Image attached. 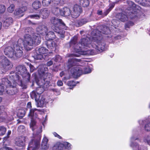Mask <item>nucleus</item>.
<instances>
[{
	"mask_svg": "<svg viewBox=\"0 0 150 150\" xmlns=\"http://www.w3.org/2000/svg\"><path fill=\"white\" fill-rule=\"evenodd\" d=\"M139 8H138L137 10H132V9L130 10V11L128 12V17L131 19H133L137 17L139 18L140 17L139 15L140 12L139 9Z\"/></svg>",
	"mask_w": 150,
	"mask_h": 150,
	"instance_id": "nucleus-14",
	"label": "nucleus"
},
{
	"mask_svg": "<svg viewBox=\"0 0 150 150\" xmlns=\"http://www.w3.org/2000/svg\"><path fill=\"white\" fill-rule=\"evenodd\" d=\"M38 32L42 35H45L47 32L48 29L47 27L45 25H39L36 29Z\"/></svg>",
	"mask_w": 150,
	"mask_h": 150,
	"instance_id": "nucleus-16",
	"label": "nucleus"
},
{
	"mask_svg": "<svg viewBox=\"0 0 150 150\" xmlns=\"http://www.w3.org/2000/svg\"><path fill=\"white\" fill-rule=\"evenodd\" d=\"M65 145H66V148L68 149H70V146L71 145L70 144L68 143H67L65 144Z\"/></svg>",
	"mask_w": 150,
	"mask_h": 150,
	"instance_id": "nucleus-61",
	"label": "nucleus"
},
{
	"mask_svg": "<svg viewBox=\"0 0 150 150\" xmlns=\"http://www.w3.org/2000/svg\"><path fill=\"white\" fill-rule=\"evenodd\" d=\"M53 59L54 61L57 62L61 59V57L59 55H57L56 56L55 58H54Z\"/></svg>",
	"mask_w": 150,
	"mask_h": 150,
	"instance_id": "nucleus-54",
	"label": "nucleus"
},
{
	"mask_svg": "<svg viewBox=\"0 0 150 150\" xmlns=\"http://www.w3.org/2000/svg\"><path fill=\"white\" fill-rule=\"evenodd\" d=\"M22 41L23 45L27 51H29L31 49L30 47L33 46L34 45L33 39L31 37L30 35L29 34L25 35L23 39H19L18 42Z\"/></svg>",
	"mask_w": 150,
	"mask_h": 150,
	"instance_id": "nucleus-6",
	"label": "nucleus"
},
{
	"mask_svg": "<svg viewBox=\"0 0 150 150\" xmlns=\"http://www.w3.org/2000/svg\"><path fill=\"white\" fill-rule=\"evenodd\" d=\"M45 44L47 47L50 49H56L57 46L56 43L52 40L47 41L45 42Z\"/></svg>",
	"mask_w": 150,
	"mask_h": 150,
	"instance_id": "nucleus-21",
	"label": "nucleus"
},
{
	"mask_svg": "<svg viewBox=\"0 0 150 150\" xmlns=\"http://www.w3.org/2000/svg\"><path fill=\"white\" fill-rule=\"evenodd\" d=\"M36 111H41V110L36 108L31 109L30 110V113L28 115L29 116L31 117L30 126L33 131H34L37 127L36 125V122L35 120V118H38V115L36 114V112H35Z\"/></svg>",
	"mask_w": 150,
	"mask_h": 150,
	"instance_id": "nucleus-10",
	"label": "nucleus"
},
{
	"mask_svg": "<svg viewBox=\"0 0 150 150\" xmlns=\"http://www.w3.org/2000/svg\"><path fill=\"white\" fill-rule=\"evenodd\" d=\"M25 114V111L23 109L20 110L17 114V115L19 117H22Z\"/></svg>",
	"mask_w": 150,
	"mask_h": 150,
	"instance_id": "nucleus-40",
	"label": "nucleus"
},
{
	"mask_svg": "<svg viewBox=\"0 0 150 150\" xmlns=\"http://www.w3.org/2000/svg\"><path fill=\"white\" fill-rule=\"evenodd\" d=\"M42 132V127H40L36 132L35 131L33 133V139H31L29 144L28 150H47V148L40 146V140L41 135V133Z\"/></svg>",
	"mask_w": 150,
	"mask_h": 150,
	"instance_id": "nucleus-1",
	"label": "nucleus"
},
{
	"mask_svg": "<svg viewBox=\"0 0 150 150\" xmlns=\"http://www.w3.org/2000/svg\"><path fill=\"white\" fill-rule=\"evenodd\" d=\"M144 128L147 131H150V122L147 123L145 125Z\"/></svg>",
	"mask_w": 150,
	"mask_h": 150,
	"instance_id": "nucleus-48",
	"label": "nucleus"
},
{
	"mask_svg": "<svg viewBox=\"0 0 150 150\" xmlns=\"http://www.w3.org/2000/svg\"><path fill=\"white\" fill-rule=\"evenodd\" d=\"M80 61L79 59L74 58L70 59L68 60L67 66L69 69L71 68V73L74 78L80 76L82 73L81 68L76 66L78 65V62Z\"/></svg>",
	"mask_w": 150,
	"mask_h": 150,
	"instance_id": "nucleus-2",
	"label": "nucleus"
},
{
	"mask_svg": "<svg viewBox=\"0 0 150 150\" xmlns=\"http://www.w3.org/2000/svg\"><path fill=\"white\" fill-rule=\"evenodd\" d=\"M62 9H59L58 7L53 6L52 8V13L57 16L61 15Z\"/></svg>",
	"mask_w": 150,
	"mask_h": 150,
	"instance_id": "nucleus-31",
	"label": "nucleus"
},
{
	"mask_svg": "<svg viewBox=\"0 0 150 150\" xmlns=\"http://www.w3.org/2000/svg\"><path fill=\"white\" fill-rule=\"evenodd\" d=\"M41 6L40 2L39 1H36L32 4V7L35 9L40 8Z\"/></svg>",
	"mask_w": 150,
	"mask_h": 150,
	"instance_id": "nucleus-33",
	"label": "nucleus"
},
{
	"mask_svg": "<svg viewBox=\"0 0 150 150\" xmlns=\"http://www.w3.org/2000/svg\"><path fill=\"white\" fill-rule=\"evenodd\" d=\"M6 10V8L4 5H0V14L3 13Z\"/></svg>",
	"mask_w": 150,
	"mask_h": 150,
	"instance_id": "nucleus-46",
	"label": "nucleus"
},
{
	"mask_svg": "<svg viewBox=\"0 0 150 150\" xmlns=\"http://www.w3.org/2000/svg\"><path fill=\"white\" fill-rule=\"evenodd\" d=\"M51 0H43L42 1V4L44 6H47L51 3Z\"/></svg>",
	"mask_w": 150,
	"mask_h": 150,
	"instance_id": "nucleus-42",
	"label": "nucleus"
},
{
	"mask_svg": "<svg viewBox=\"0 0 150 150\" xmlns=\"http://www.w3.org/2000/svg\"><path fill=\"white\" fill-rule=\"evenodd\" d=\"M130 146L133 149V150H143V146H140L136 143H131Z\"/></svg>",
	"mask_w": 150,
	"mask_h": 150,
	"instance_id": "nucleus-28",
	"label": "nucleus"
},
{
	"mask_svg": "<svg viewBox=\"0 0 150 150\" xmlns=\"http://www.w3.org/2000/svg\"><path fill=\"white\" fill-rule=\"evenodd\" d=\"M78 38L76 36H74L71 40L69 42L70 47H72L74 49L79 50L76 47L78 44H77Z\"/></svg>",
	"mask_w": 150,
	"mask_h": 150,
	"instance_id": "nucleus-19",
	"label": "nucleus"
},
{
	"mask_svg": "<svg viewBox=\"0 0 150 150\" xmlns=\"http://www.w3.org/2000/svg\"><path fill=\"white\" fill-rule=\"evenodd\" d=\"M45 34V38L47 41L52 40L55 38L56 37L54 33L51 31L47 32Z\"/></svg>",
	"mask_w": 150,
	"mask_h": 150,
	"instance_id": "nucleus-23",
	"label": "nucleus"
},
{
	"mask_svg": "<svg viewBox=\"0 0 150 150\" xmlns=\"http://www.w3.org/2000/svg\"><path fill=\"white\" fill-rule=\"evenodd\" d=\"M45 102V99L43 98H41L39 100L38 104L37 105V107H42Z\"/></svg>",
	"mask_w": 150,
	"mask_h": 150,
	"instance_id": "nucleus-36",
	"label": "nucleus"
},
{
	"mask_svg": "<svg viewBox=\"0 0 150 150\" xmlns=\"http://www.w3.org/2000/svg\"><path fill=\"white\" fill-rule=\"evenodd\" d=\"M64 145L62 144H60L57 146V149L59 150H61L63 149Z\"/></svg>",
	"mask_w": 150,
	"mask_h": 150,
	"instance_id": "nucleus-57",
	"label": "nucleus"
},
{
	"mask_svg": "<svg viewBox=\"0 0 150 150\" xmlns=\"http://www.w3.org/2000/svg\"><path fill=\"white\" fill-rule=\"evenodd\" d=\"M53 64V62L52 61L50 60L47 63V65L48 66H50Z\"/></svg>",
	"mask_w": 150,
	"mask_h": 150,
	"instance_id": "nucleus-60",
	"label": "nucleus"
},
{
	"mask_svg": "<svg viewBox=\"0 0 150 150\" xmlns=\"http://www.w3.org/2000/svg\"><path fill=\"white\" fill-rule=\"evenodd\" d=\"M52 77V75L51 74H48L37 82L38 84L40 86L37 88L36 90L37 94L39 95L41 94L45 90L47 89Z\"/></svg>",
	"mask_w": 150,
	"mask_h": 150,
	"instance_id": "nucleus-3",
	"label": "nucleus"
},
{
	"mask_svg": "<svg viewBox=\"0 0 150 150\" xmlns=\"http://www.w3.org/2000/svg\"><path fill=\"white\" fill-rule=\"evenodd\" d=\"M27 10V7L23 6L16 9L14 13L15 15L18 16L19 17H21L24 15V12Z\"/></svg>",
	"mask_w": 150,
	"mask_h": 150,
	"instance_id": "nucleus-15",
	"label": "nucleus"
},
{
	"mask_svg": "<svg viewBox=\"0 0 150 150\" xmlns=\"http://www.w3.org/2000/svg\"><path fill=\"white\" fill-rule=\"evenodd\" d=\"M10 74L9 79L12 82H14L13 84H14L15 83H17L18 85L23 88L25 89L27 88V85L20 80V77L18 75L14 73L13 71L11 72Z\"/></svg>",
	"mask_w": 150,
	"mask_h": 150,
	"instance_id": "nucleus-9",
	"label": "nucleus"
},
{
	"mask_svg": "<svg viewBox=\"0 0 150 150\" xmlns=\"http://www.w3.org/2000/svg\"><path fill=\"white\" fill-rule=\"evenodd\" d=\"M48 142V139L46 137H44L42 140L41 147H45L46 146L47 148V143Z\"/></svg>",
	"mask_w": 150,
	"mask_h": 150,
	"instance_id": "nucleus-38",
	"label": "nucleus"
},
{
	"mask_svg": "<svg viewBox=\"0 0 150 150\" xmlns=\"http://www.w3.org/2000/svg\"><path fill=\"white\" fill-rule=\"evenodd\" d=\"M25 127L23 125L19 126L18 128V131L20 134H22L25 131Z\"/></svg>",
	"mask_w": 150,
	"mask_h": 150,
	"instance_id": "nucleus-39",
	"label": "nucleus"
},
{
	"mask_svg": "<svg viewBox=\"0 0 150 150\" xmlns=\"http://www.w3.org/2000/svg\"><path fill=\"white\" fill-rule=\"evenodd\" d=\"M50 21L51 23L53 25L52 27V29L55 32L59 34H60V33L59 28V26H62L63 28L65 29L67 28L65 24L62 20L57 17H51L50 19Z\"/></svg>",
	"mask_w": 150,
	"mask_h": 150,
	"instance_id": "nucleus-4",
	"label": "nucleus"
},
{
	"mask_svg": "<svg viewBox=\"0 0 150 150\" xmlns=\"http://www.w3.org/2000/svg\"><path fill=\"white\" fill-rule=\"evenodd\" d=\"M5 87L1 83L0 84V95L2 94L4 91Z\"/></svg>",
	"mask_w": 150,
	"mask_h": 150,
	"instance_id": "nucleus-49",
	"label": "nucleus"
},
{
	"mask_svg": "<svg viewBox=\"0 0 150 150\" xmlns=\"http://www.w3.org/2000/svg\"><path fill=\"white\" fill-rule=\"evenodd\" d=\"M48 50L44 47H41L36 49V53L37 54H43L47 53Z\"/></svg>",
	"mask_w": 150,
	"mask_h": 150,
	"instance_id": "nucleus-30",
	"label": "nucleus"
},
{
	"mask_svg": "<svg viewBox=\"0 0 150 150\" xmlns=\"http://www.w3.org/2000/svg\"><path fill=\"white\" fill-rule=\"evenodd\" d=\"M43 57L42 55L39 54L35 56V59L37 60H40Z\"/></svg>",
	"mask_w": 150,
	"mask_h": 150,
	"instance_id": "nucleus-53",
	"label": "nucleus"
},
{
	"mask_svg": "<svg viewBox=\"0 0 150 150\" xmlns=\"http://www.w3.org/2000/svg\"><path fill=\"white\" fill-rule=\"evenodd\" d=\"M80 44L82 46L87 47H90L91 42L90 40V38H83L81 40L80 42Z\"/></svg>",
	"mask_w": 150,
	"mask_h": 150,
	"instance_id": "nucleus-24",
	"label": "nucleus"
},
{
	"mask_svg": "<svg viewBox=\"0 0 150 150\" xmlns=\"http://www.w3.org/2000/svg\"><path fill=\"white\" fill-rule=\"evenodd\" d=\"M149 138L148 136H147V137H145L144 141L145 142H147L148 144L150 145V140L149 139Z\"/></svg>",
	"mask_w": 150,
	"mask_h": 150,
	"instance_id": "nucleus-55",
	"label": "nucleus"
},
{
	"mask_svg": "<svg viewBox=\"0 0 150 150\" xmlns=\"http://www.w3.org/2000/svg\"><path fill=\"white\" fill-rule=\"evenodd\" d=\"M38 72L40 76H41V77L39 79H41L43 78L44 77V75L45 74H50L49 73L45 74V72L43 70V68H42L41 69H40L39 68L38 70Z\"/></svg>",
	"mask_w": 150,
	"mask_h": 150,
	"instance_id": "nucleus-35",
	"label": "nucleus"
},
{
	"mask_svg": "<svg viewBox=\"0 0 150 150\" xmlns=\"http://www.w3.org/2000/svg\"><path fill=\"white\" fill-rule=\"evenodd\" d=\"M27 107L28 108L30 109L32 108L31 103L30 102L28 103L27 104Z\"/></svg>",
	"mask_w": 150,
	"mask_h": 150,
	"instance_id": "nucleus-64",
	"label": "nucleus"
},
{
	"mask_svg": "<svg viewBox=\"0 0 150 150\" xmlns=\"http://www.w3.org/2000/svg\"><path fill=\"white\" fill-rule=\"evenodd\" d=\"M81 12V8L80 6L77 4L74 5L71 13L72 17L74 18H76L79 16Z\"/></svg>",
	"mask_w": 150,
	"mask_h": 150,
	"instance_id": "nucleus-13",
	"label": "nucleus"
},
{
	"mask_svg": "<svg viewBox=\"0 0 150 150\" xmlns=\"http://www.w3.org/2000/svg\"><path fill=\"white\" fill-rule=\"evenodd\" d=\"M82 71V73L81 74V75L82 74H87L89 73H90L91 72V69L89 67L86 68L84 69V71Z\"/></svg>",
	"mask_w": 150,
	"mask_h": 150,
	"instance_id": "nucleus-45",
	"label": "nucleus"
},
{
	"mask_svg": "<svg viewBox=\"0 0 150 150\" xmlns=\"http://www.w3.org/2000/svg\"><path fill=\"white\" fill-rule=\"evenodd\" d=\"M87 22L86 19H81L79 20L77 22L79 26H80L83 25L84 24H85Z\"/></svg>",
	"mask_w": 150,
	"mask_h": 150,
	"instance_id": "nucleus-41",
	"label": "nucleus"
},
{
	"mask_svg": "<svg viewBox=\"0 0 150 150\" xmlns=\"http://www.w3.org/2000/svg\"><path fill=\"white\" fill-rule=\"evenodd\" d=\"M93 50H92V51H91L90 50H88L87 51H86L84 53V54H93Z\"/></svg>",
	"mask_w": 150,
	"mask_h": 150,
	"instance_id": "nucleus-58",
	"label": "nucleus"
},
{
	"mask_svg": "<svg viewBox=\"0 0 150 150\" xmlns=\"http://www.w3.org/2000/svg\"><path fill=\"white\" fill-rule=\"evenodd\" d=\"M117 16L118 19L123 22L127 20L128 17V16H127L123 13H119Z\"/></svg>",
	"mask_w": 150,
	"mask_h": 150,
	"instance_id": "nucleus-32",
	"label": "nucleus"
},
{
	"mask_svg": "<svg viewBox=\"0 0 150 150\" xmlns=\"http://www.w3.org/2000/svg\"><path fill=\"white\" fill-rule=\"evenodd\" d=\"M15 9V6L13 4H11L7 8V10L9 13H12Z\"/></svg>",
	"mask_w": 150,
	"mask_h": 150,
	"instance_id": "nucleus-44",
	"label": "nucleus"
},
{
	"mask_svg": "<svg viewBox=\"0 0 150 150\" xmlns=\"http://www.w3.org/2000/svg\"><path fill=\"white\" fill-rule=\"evenodd\" d=\"M13 47L8 46L6 47L4 50L5 54L8 55V57L12 58L13 56Z\"/></svg>",
	"mask_w": 150,
	"mask_h": 150,
	"instance_id": "nucleus-17",
	"label": "nucleus"
},
{
	"mask_svg": "<svg viewBox=\"0 0 150 150\" xmlns=\"http://www.w3.org/2000/svg\"><path fill=\"white\" fill-rule=\"evenodd\" d=\"M26 138L24 137H20L16 141V144L19 147H23L25 146Z\"/></svg>",
	"mask_w": 150,
	"mask_h": 150,
	"instance_id": "nucleus-18",
	"label": "nucleus"
},
{
	"mask_svg": "<svg viewBox=\"0 0 150 150\" xmlns=\"http://www.w3.org/2000/svg\"><path fill=\"white\" fill-rule=\"evenodd\" d=\"M29 67L30 68V71L31 72H33L35 69V68L31 64H30L29 65Z\"/></svg>",
	"mask_w": 150,
	"mask_h": 150,
	"instance_id": "nucleus-56",
	"label": "nucleus"
},
{
	"mask_svg": "<svg viewBox=\"0 0 150 150\" xmlns=\"http://www.w3.org/2000/svg\"><path fill=\"white\" fill-rule=\"evenodd\" d=\"M50 13V11L47 8H43L40 10V15L38 14L30 15V17L35 19H39L40 18V17L43 18H46L49 16Z\"/></svg>",
	"mask_w": 150,
	"mask_h": 150,
	"instance_id": "nucleus-11",
	"label": "nucleus"
},
{
	"mask_svg": "<svg viewBox=\"0 0 150 150\" xmlns=\"http://www.w3.org/2000/svg\"><path fill=\"white\" fill-rule=\"evenodd\" d=\"M92 42H93L96 43V44H95L93 47L100 52H102L104 50L105 44L104 41L102 39L101 37H99L96 36H93L92 37Z\"/></svg>",
	"mask_w": 150,
	"mask_h": 150,
	"instance_id": "nucleus-7",
	"label": "nucleus"
},
{
	"mask_svg": "<svg viewBox=\"0 0 150 150\" xmlns=\"http://www.w3.org/2000/svg\"><path fill=\"white\" fill-rule=\"evenodd\" d=\"M13 56L12 58L14 59H16L21 57L23 54V52L21 50L22 48L15 43L13 45Z\"/></svg>",
	"mask_w": 150,
	"mask_h": 150,
	"instance_id": "nucleus-12",
	"label": "nucleus"
},
{
	"mask_svg": "<svg viewBox=\"0 0 150 150\" xmlns=\"http://www.w3.org/2000/svg\"><path fill=\"white\" fill-rule=\"evenodd\" d=\"M7 93L9 95H13L16 94L18 92L17 88L14 86L11 85L7 89H6Z\"/></svg>",
	"mask_w": 150,
	"mask_h": 150,
	"instance_id": "nucleus-20",
	"label": "nucleus"
},
{
	"mask_svg": "<svg viewBox=\"0 0 150 150\" xmlns=\"http://www.w3.org/2000/svg\"><path fill=\"white\" fill-rule=\"evenodd\" d=\"M6 128L4 126H0V135H3L6 131Z\"/></svg>",
	"mask_w": 150,
	"mask_h": 150,
	"instance_id": "nucleus-43",
	"label": "nucleus"
},
{
	"mask_svg": "<svg viewBox=\"0 0 150 150\" xmlns=\"http://www.w3.org/2000/svg\"><path fill=\"white\" fill-rule=\"evenodd\" d=\"M60 0H52V3L54 4V6H56L57 5H59L60 3Z\"/></svg>",
	"mask_w": 150,
	"mask_h": 150,
	"instance_id": "nucleus-52",
	"label": "nucleus"
},
{
	"mask_svg": "<svg viewBox=\"0 0 150 150\" xmlns=\"http://www.w3.org/2000/svg\"><path fill=\"white\" fill-rule=\"evenodd\" d=\"M37 93L36 92V91H33L30 94V95L32 98H34L36 100L37 98Z\"/></svg>",
	"mask_w": 150,
	"mask_h": 150,
	"instance_id": "nucleus-51",
	"label": "nucleus"
},
{
	"mask_svg": "<svg viewBox=\"0 0 150 150\" xmlns=\"http://www.w3.org/2000/svg\"><path fill=\"white\" fill-rule=\"evenodd\" d=\"M61 16H68L70 15L71 12L70 9L68 8L64 7L62 9Z\"/></svg>",
	"mask_w": 150,
	"mask_h": 150,
	"instance_id": "nucleus-29",
	"label": "nucleus"
},
{
	"mask_svg": "<svg viewBox=\"0 0 150 150\" xmlns=\"http://www.w3.org/2000/svg\"><path fill=\"white\" fill-rule=\"evenodd\" d=\"M67 85L69 86H75V83L73 81H71L68 82Z\"/></svg>",
	"mask_w": 150,
	"mask_h": 150,
	"instance_id": "nucleus-50",
	"label": "nucleus"
},
{
	"mask_svg": "<svg viewBox=\"0 0 150 150\" xmlns=\"http://www.w3.org/2000/svg\"><path fill=\"white\" fill-rule=\"evenodd\" d=\"M53 134L55 137H57L60 139H62L61 137L56 133L55 132L53 133Z\"/></svg>",
	"mask_w": 150,
	"mask_h": 150,
	"instance_id": "nucleus-63",
	"label": "nucleus"
},
{
	"mask_svg": "<svg viewBox=\"0 0 150 150\" xmlns=\"http://www.w3.org/2000/svg\"><path fill=\"white\" fill-rule=\"evenodd\" d=\"M110 30L105 25H101L99 27L98 29L94 30L91 32V35L99 37H101L102 33L108 35L110 33Z\"/></svg>",
	"mask_w": 150,
	"mask_h": 150,
	"instance_id": "nucleus-8",
	"label": "nucleus"
},
{
	"mask_svg": "<svg viewBox=\"0 0 150 150\" xmlns=\"http://www.w3.org/2000/svg\"><path fill=\"white\" fill-rule=\"evenodd\" d=\"M31 27L26 28L25 30V35L29 34L30 35V34L31 33Z\"/></svg>",
	"mask_w": 150,
	"mask_h": 150,
	"instance_id": "nucleus-47",
	"label": "nucleus"
},
{
	"mask_svg": "<svg viewBox=\"0 0 150 150\" xmlns=\"http://www.w3.org/2000/svg\"><path fill=\"white\" fill-rule=\"evenodd\" d=\"M13 22V18L11 17H8L4 21L3 23V25L6 28L7 27L12 24Z\"/></svg>",
	"mask_w": 150,
	"mask_h": 150,
	"instance_id": "nucleus-27",
	"label": "nucleus"
},
{
	"mask_svg": "<svg viewBox=\"0 0 150 150\" xmlns=\"http://www.w3.org/2000/svg\"><path fill=\"white\" fill-rule=\"evenodd\" d=\"M1 84L5 87L8 88L11 85V81H9L6 78H3L2 79Z\"/></svg>",
	"mask_w": 150,
	"mask_h": 150,
	"instance_id": "nucleus-26",
	"label": "nucleus"
},
{
	"mask_svg": "<svg viewBox=\"0 0 150 150\" xmlns=\"http://www.w3.org/2000/svg\"><path fill=\"white\" fill-rule=\"evenodd\" d=\"M32 38L34 42V45H38L40 43L41 38L40 35L37 33H35L33 35Z\"/></svg>",
	"mask_w": 150,
	"mask_h": 150,
	"instance_id": "nucleus-22",
	"label": "nucleus"
},
{
	"mask_svg": "<svg viewBox=\"0 0 150 150\" xmlns=\"http://www.w3.org/2000/svg\"><path fill=\"white\" fill-rule=\"evenodd\" d=\"M63 84V82L61 80H59L57 82V85L59 86H61Z\"/></svg>",
	"mask_w": 150,
	"mask_h": 150,
	"instance_id": "nucleus-59",
	"label": "nucleus"
},
{
	"mask_svg": "<svg viewBox=\"0 0 150 150\" xmlns=\"http://www.w3.org/2000/svg\"><path fill=\"white\" fill-rule=\"evenodd\" d=\"M79 4L81 6L85 7L89 5V3L88 0H79Z\"/></svg>",
	"mask_w": 150,
	"mask_h": 150,
	"instance_id": "nucleus-34",
	"label": "nucleus"
},
{
	"mask_svg": "<svg viewBox=\"0 0 150 150\" xmlns=\"http://www.w3.org/2000/svg\"><path fill=\"white\" fill-rule=\"evenodd\" d=\"M127 3L129 6H130V8H127L128 10H129L131 9L136 10H137L138 8L139 7L138 5H136L134 3L131 1H127Z\"/></svg>",
	"mask_w": 150,
	"mask_h": 150,
	"instance_id": "nucleus-25",
	"label": "nucleus"
},
{
	"mask_svg": "<svg viewBox=\"0 0 150 150\" xmlns=\"http://www.w3.org/2000/svg\"><path fill=\"white\" fill-rule=\"evenodd\" d=\"M16 70L17 73L22 76L24 81L27 85L26 83L30 81V75L27 72L26 67L24 65H19L16 67Z\"/></svg>",
	"mask_w": 150,
	"mask_h": 150,
	"instance_id": "nucleus-5",
	"label": "nucleus"
},
{
	"mask_svg": "<svg viewBox=\"0 0 150 150\" xmlns=\"http://www.w3.org/2000/svg\"><path fill=\"white\" fill-rule=\"evenodd\" d=\"M134 23L131 21H129L126 23L125 25V28L126 30H128L130 26H133Z\"/></svg>",
	"mask_w": 150,
	"mask_h": 150,
	"instance_id": "nucleus-37",
	"label": "nucleus"
},
{
	"mask_svg": "<svg viewBox=\"0 0 150 150\" xmlns=\"http://www.w3.org/2000/svg\"><path fill=\"white\" fill-rule=\"evenodd\" d=\"M111 10L110 9V8H109L107 9L105 12L104 13L105 15L106 16Z\"/></svg>",
	"mask_w": 150,
	"mask_h": 150,
	"instance_id": "nucleus-62",
	"label": "nucleus"
}]
</instances>
